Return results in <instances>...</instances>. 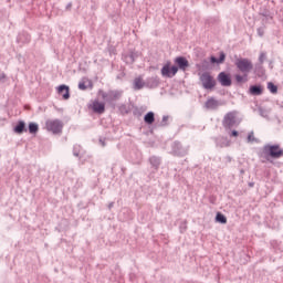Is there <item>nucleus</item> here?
I'll return each mask as SVG.
<instances>
[{"instance_id": "obj_1", "label": "nucleus", "mask_w": 283, "mask_h": 283, "mask_svg": "<svg viewBox=\"0 0 283 283\" xmlns=\"http://www.w3.org/2000/svg\"><path fill=\"white\" fill-rule=\"evenodd\" d=\"M259 158H264L268 163H273L271 158L277 159L283 158V149L280 144H266L263 146L262 150L259 153Z\"/></svg>"}, {"instance_id": "obj_2", "label": "nucleus", "mask_w": 283, "mask_h": 283, "mask_svg": "<svg viewBox=\"0 0 283 283\" xmlns=\"http://www.w3.org/2000/svg\"><path fill=\"white\" fill-rule=\"evenodd\" d=\"M99 96H102L103 101L107 103L108 105H112V107H116V101H120L123 96V91L118 90H109L107 92L99 90L98 91Z\"/></svg>"}, {"instance_id": "obj_3", "label": "nucleus", "mask_w": 283, "mask_h": 283, "mask_svg": "<svg viewBox=\"0 0 283 283\" xmlns=\"http://www.w3.org/2000/svg\"><path fill=\"white\" fill-rule=\"evenodd\" d=\"M234 65L241 74H251L253 72V62L247 57H237Z\"/></svg>"}, {"instance_id": "obj_4", "label": "nucleus", "mask_w": 283, "mask_h": 283, "mask_svg": "<svg viewBox=\"0 0 283 283\" xmlns=\"http://www.w3.org/2000/svg\"><path fill=\"white\" fill-rule=\"evenodd\" d=\"M199 82L201 83L203 90H216V85H218L216 77H213V75L207 71L199 73Z\"/></svg>"}, {"instance_id": "obj_5", "label": "nucleus", "mask_w": 283, "mask_h": 283, "mask_svg": "<svg viewBox=\"0 0 283 283\" xmlns=\"http://www.w3.org/2000/svg\"><path fill=\"white\" fill-rule=\"evenodd\" d=\"M45 127L48 132H52V134H62L63 122L61 119H48L45 122Z\"/></svg>"}, {"instance_id": "obj_6", "label": "nucleus", "mask_w": 283, "mask_h": 283, "mask_svg": "<svg viewBox=\"0 0 283 283\" xmlns=\"http://www.w3.org/2000/svg\"><path fill=\"white\" fill-rule=\"evenodd\" d=\"M237 114L235 112H229L228 114L224 115L222 125L224 129H233L235 125H238V119H237Z\"/></svg>"}, {"instance_id": "obj_7", "label": "nucleus", "mask_w": 283, "mask_h": 283, "mask_svg": "<svg viewBox=\"0 0 283 283\" xmlns=\"http://www.w3.org/2000/svg\"><path fill=\"white\" fill-rule=\"evenodd\" d=\"M171 154L172 156H178L179 158H182L189 154V148L184 147L180 142H174L171 144Z\"/></svg>"}, {"instance_id": "obj_8", "label": "nucleus", "mask_w": 283, "mask_h": 283, "mask_svg": "<svg viewBox=\"0 0 283 283\" xmlns=\"http://www.w3.org/2000/svg\"><path fill=\"white\" fill-rule=\"evenodd\" d=\"M176 74H178V66H171V62H168L161 69V75L166 78H174Z\"/></svg>"}, {"instance_id": "obj_9", "label": "nucleus", "mask_w": 283, "mask_h": 283, "mask_svg": "<svg viewBox=\"0 0 283 283\" xmlns=\"http://www.w3.org/2000/svg\"><path fill=\"white\" fill-rule=\"evenodd\" d=\"M217 81H219L222 87H231L232 85L231 75L227 72H220L218 74Z\"/></svg>"}, {"instance_id": "obj_10", "label": "nucleus", "mask_w": 283, "mask_h": 283, "mask_svg": "<svg viewBox=\"0 0 283 283\" xmlns=\"http://www.w3.org/2000/svg\"><path fill=\"white\" fill-rule=\"evenodd\" d=\"M88 107H91L94 114H105V103L99 102L98 99L93 101Z\"/></svg>"}, {"instance_id": "obj_11", "label": "nucleus", "mask_w": 283, "mask_h": 283, "mask_svg": "<svg viewBox=\"0 0 283 283\" xmlns=\"http://www.w3.org/2000/svg\"><path fill=\"white\" fill-rule=\"evenodd\" d=\"M175 63L178 67V70H181L182 72H187V67H189V61L185 56H177L175 59Z\"/></svg>"}, {"instance_id": "obj_12", "label": "nucleus", "mask_w": 283, "mask_h": 283, "mask_svg": "<svg viewBox=\"0 0 283 283\" xmlns=\"http://www.w3.org/2000/svg\"><path fill=\"white\" fill-rule=\"evenodd\" d=\"M248 94H250V96H262V94H264V87L260 84L251 85Z\"/></svg>"}, {"instance_id": "obj_13", "label": "nucleus", "mask_w": 283, "mask_h": 283, "mask_svg": "<svg viewBox=\"0 0 283 283\" xmlns=\"http://www.w3.org/2000/svg\"><path fill=\"white\" fill-rule=\"evenodd\" d=\"M160 85V78L158 76H151L147 77L145 81V87H149L150 90H154Z\"/></svg>"}, {"instance_id": "obj_14", "label": "nucleus", "mask_w": 283, "mask_h": 283, "mask_svg": "<svg viewBox=\"0 0 283 283\" xmlns=\"http://www.w3.org/2000/svg\"><path fill=\"white\" fill-rule=\"evenodd\" d=\"M57 94L62 96L63 101H70V86L62 84L57 87Z\"/></svg>"}, {"instance_id": "obj_15", "label": "nucleus", "mask_w": 283, "mask_h": 283, "mask_svg": "<svg viewBox=\"0 0 283 283\" xmlns=\"http://www.w3.org/2000/svg\"><path fill=\"white\" fill-rule=\"evenodd\" d=\"M220 105H222V103H220L214 97H209L205 103L206 109H218Z\"/></svg>"}, {"instance_id": "obj_16", "label": "nucleus", "mask_w": 283, "mask_h": 283, "mask_svg": "<svg viewBox=\"0 0 283 283\" xmlns=\"http://www.w3.org/2000/svg\"><path fill=\"white\" fill-rule=\"evenodd\" d=\"M226 59H227V54L224 53V51H221L220 53H219V57H216V56H210V63H212V64H221V63H224V61H226Z\"/></svg>"}, {"instance_id": "obj_17", "label": "nucleus", "mask_w": 283, "mask_h": 283, "mask_svg": "<svg viewBox=\"0 0 283 283\" xmlns=\"http://www.w3.org/2000/svg\"><path fill=\"white\" fill-rule=\"evenodd\" d=\"M13 132L14 134H19V135L28 132V128L25 127V122L19 120L17 125L13 127Z\"/></svg>"}, {"instance_id": "obj_18", "label": "nucleus", "mask_w": 283, "mask_h": 283, "mask_svg": "<svg viewBox=\"0 0 283 283\" xmlns=\"http://www.w3.org/2000/svg\"><path fill=\"white\" fill-rule=\"evenodd\" d=\"M234 81H235L237 85H242L243 83H249V74L248 73H242V75L235 74Z\"/></svg>"}, {"instance_id": "obj_19", "label": "nucleus", "mask_w": 283, "mask_h": 283, "mask_svg": "<svg viewBox=\"0 0 283 283\" xmlns=\"http://www.w3.org/2000/svg\"><path fill=\"white\" fill-rule=\"evenodd\" d=\"M214 143L218 147H220L221 149L223 147H229V139L224 136H218L214 138Z\"/></svg>"}, {"instance_id": "obj_20", "label": "nucleus", "mask_w": 283, "mask_h": 283, "mask_svg": "<svg viewBox=\"0 0 283 283\" xmlns=\"http://www.w3.org/2000/svg\"><path fill=\"white\" fill-rule=\"evenodd\" d=\"M149 163L155 171H158L160 169L161 159L158 156H151L149 157Z\"/></svg>"}, {"instance_id": "obj_21", "label": "nucleus", "mask_w": 283, "mask_h": 283, "mask_svg": "<svg viewBox=\"0 0 283 283\" xmlns=\"http://www.w3.org/2000/svg\"><path fill=\"white\" fill-rule=\"evenodd\" d=\"M144 123H146V125H154V123H156V114L154 112H148L145 116H144Z\"/></svg>"}, {"instance_id": "obj_22", "label": "nucleus", "mask_w": 283, "mask_h": 283, "mask_svg": "<svg viewBox=\"0 0 283 283\" xmlns=\"http://www.w3.org/2000/svg\"><path fill=\"white\" fill-rule=\"evenodd\" d=\"M139 54L136 51H132L128 55H126V63H135L136 59H138Z\"/></svg>"}, {"instance_id": "obj_23", "label": "nucleus", "mask_w": 283, "mask_h": 283, "mask_svg": "<svg viewBox=\"0 0 283 283\" xmlns=\"http://www.w3.org/2000/svg\"><path fill=\"white\" fill-rule=\"evenodd\" d=\"M145 87V82H143V77H136L134 80V90H143Z\"/></svg>"}, {"instance_id": "obj_24", "label": "nucleus", "mask_w": 283, "mask_h": 283, "mask_svg": "<svg viewBox=\"0 0 283 283\" xmlns=\"http://www.w3.org/2000/svg\"><path fill=\"white\" fill-rule=\"evenodd\" d=\"M216 222H219V224H227V217L222 212H217Z\"/></svg>"}, {"instance_id": "obj_25", "label": "nucleus", "mask_w": 283, "mask_h": 283, "mask_svg": "<svg viewBox=\"0 0 283 283\" xmlns=\"http://www.w3.org/2000/svg\"><path fill=\"white\" fill-rule=\"evenodd\" d=\"M39 133V124L30 123L29 124V134H38Z\"/></svg>"}, {"instance_id": "obj_26", "label": "nucleus", "mask_w": 283, "mask_h": 283, "mask_svg": "<svg viewBox=\"0 0 283 283\" xmlns=\"http://www.w3.org/2000/svg\"><path fill=\"white\" fill-rule=\"evenodd\" d=\"M254 71L256 72V74L260 76L262 74H264V66L262 63L258 62L254 66Z\"/></svg>"}, {"instance_id": "obj_27", "label": "nucleus", "mask_w": 283, "mask_h": 283, "mask_svg": "<svg viewBox=\"0 0 283 283\" xmlns=\"http://www.w3.org/2000/svg\"><path fill=\"white\" fill-rule=\"evenodd\" d=\"M143 108L135 106L133 109V116H135L136 118H140V116H143Z\"/></svg>"}, {"instance_id": "obj_28", "label": "nucleus", "mask_w": 283, "mask_h": 283, "mask_svg": "<svg viewBox=\"0 0 283 283\" xmlns=\"http://www.w3.org/2000/svg\"><path fill=\"white\" fill-rule=\"evenodd\" d=\"M268 90L271 94H277V85H274L273 82L268 83Z\"/></svg>"}, {"instance_id": "obj_29", "label": "nucleus", "mask_w": 283, "mask_h": 283, "mask_svg": "<svg viewBox=\"0 0 283 283\" xmlns=\"http://www.w3.org/2000/svg\"><path fill=\"white\" fill-rule=\"evenodd\" d=\"M80 154H81V146H74L73 147V156L78 158Z\"/></svg>"}, {"instance_id": "obj_30", "label": "nucleus", "mask_w": 283, "mask_h": 283, "mask_svg": "<svg viewBox=\"0 0 283 283\" xmlns=\"http://www.w3.org/2000/svg\"><path fill=\"white\" fill-rule=\"evenodd\" d=\"M265 61H266V53L261 52L259 55V63L264 64Z\"/></svg>"}, {"instance_id": "obj_31", "label": "nucleus", "mask_w": 283, "mask_h": 283, "mask_svg": "<svg viewBox=\"0 0 283 283\" xmlns=\"http://www.w3.org/2000/svg\"><path fill=\"white\" fill-rule=\"evenodd\" d=\"M168 120H169V116L164 115L163 119H161V123H160L161 127H167Z\"/></svg>"}, {"instance_id": "obj_32", "label": "nucleus", "mask_w": 283, "mask_h": 283, "mask_svg": "<svg viewBox=\"0 0 283 283\" xmlns=\"http://www.w3.org/2000/svg\"><path fill=\"white\" fill-rule=\"evenodd\" d=\"M180 233H185L187 231V221H182L179 226Z\"/></svg>"}, {"instance_id": "obj_33", "label": "nucleus", "mask_w": 283, "mask_h": 283, "mask_svg": "<svg viewBox=\"0 0 283 283\" xmlns=\"http://www.w3.org/2000/svg\"><path fill=\"white\" fill-rule=\"evenodd\" d=\"M78 90H82L83 92H85V90H87V85H85V82L78 83Z\"/></svg>"}, {"instance_id": "obj_34", "label": "nucleus", "mask_w": 283, "mask_h": 283, "mask_svg": "<svg viewBox=\"0 0 283 283\" xmlns=\"http://www.w3.org/2000/svg\"><path fill=\"white\" fill-rule=\"evenodd\" d=\"M255 140V136H253V132H251L249 135H248V142L249 143H254Z\"/></svg>"}, {"instance_id": "obj_35", "label": "nucleus", "mask_w": 283, "mask_h": 283, "mask_svg": "<svg viewBox=\"0 0 283 283\" xmlns=\"http://www.w3.org/2000/svg\"><path fill=\"white\" fill-rule=\"evenodd\" d=\"M258 34L260 36H264V27H260L258 30H256Z\"/></svg>"}, {"instance_id": "obj_36", "label": "nucleus", "mask_w": 283, "mask_h": 283, "mask_svg": "<svg viewBox=\"0 0 283 283\" xmlns=\"http://www.w3.org/2000/svg\"><path fill=\"white\" fill-rule=\"evenodd\" d=\"M260 14H261V17H265L266 19H269V17H271V13L266 10L261 12Z\"/></svg>"}, {"instance_id": "obj_37", "label": "nucleus", "mask_w": 283, "mask_h": 283, "mask_svg": "<svg viewBox=\"0 0 283 283\" xmlns=\"http://www.w3.org/2000/svg\"><path fill=\"white\" fill-rule=\"evenodd\" d=\"M6 78H7L6 73H0V83H3Z\"/></svg>"}, {"instance_id": "obj_38", "label": "nucleus", "mask_w": 283, "mask_h": 283, "mask_svg": "<svg viewBox=\"0 0 283 283\" xmlns=\"http://www.w3.org/2000/svg\"><path fill=\"white\" fill-rule=\"evenodd\" d=\"M230 136L237 138V136H239L238 130H232L231 134H230Z\"/></svg>"}, {"instance_id": "obj_39", "label": "nucleus", "mask_w": 283, "mask_h": 283, "mask_svg": "<svg viewBox=\"0 0 283 283\" xmlns=\"http://www.w3.org/2000/svg\"><path fill=\"white\" fill-rule=\"evenodd\" d=\"M108 209H109V210L114 209V201H112V202L108 203Z\"/></svg>"}, {"instance_id": "obj_40", "label": "nucleus", "mask_w": 283, "mask_h": 283, "mask_svg": "<svg viewBox=\"0 0 283 283\" xmlns=\"http://www.w3.org/2000/svg\"><path fill=\"white\" fill-rule=\"evenodd\" d=\"M66 10H72V2H69V3L66 4Z\"/></svg>"}, {"instance_id": "obj_41", "label": "nucleus", "mask_w": 283, "mask_h": 283, "mask_svg": "<svg viewBox=\"0 0 283 283\" xmlns=\"http://www.w3.org/2000/svg\"><path fill=\"white\" fill-rule=\"evenodd\" d=\"M99 143H101L102 147H105V142H103V139H99Z\"/></svg>"}, {"instance_id": "obj_42", "label": "nucleus", "mask_w": 283, "mask_h": 283, "mask_svg": "<svg viewBox=\"0 0 283 283\" xmlns=\"http://www.w3.org/2000/svg\"><path fill=\"white\" fill-rule=\"evenodd\" d=\"M227 160H228V163H231V157L228 156V157H227Z\"/></svg>"}, {"instance_id": "obj_43", "label": "nucleus", "mask_w": 283, "mask_h": 283, "mask_svg": "<svg viewBox=\"0 0 283 283\" xmlns=\"http://www.w3.org/2000/svg\"><path fill=\"white\" fill-rule=\"evenodd\" d=\"M250 187H253V184H250Z\"/></svg>"}]
</instances>
